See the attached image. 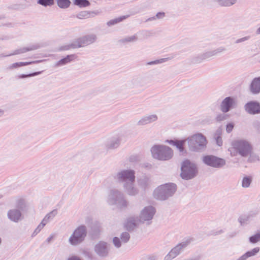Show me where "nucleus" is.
<instances>
[{
	"label": "nucleus",
	"mask_w": 260,
	"mask_h": 260,
	"mask_svg": "<svg viewBox=\"0 0 260 260\" xmlns=\"http://www.w3.org/2000/svg\"><path fill=\"white\" fill-rule=\"evenodd\" d=\"M252 147L250 143L246 140L239 139L232 142L231 146L228 149L232 156L238 154L243 157L247 156L252 152Z\"/></svg>",
	"instance_id": "nucleus-1"
},
{
	"label": "nucleus",
	"mask_w": 260,
	"mask_h": 260,
	"mask_svg": "<svg viewBox=\"0 0 260 260\" xmlns=\"http://www.w3.org/2000/svg\"><path fill=\"white\" fill-rule=\"evenodd\" d=\"M188 149L190 151L200 152L205 150L207 147L208 141L206 137L202 133H195L186 139Z\"/></svg>",
	"instance_id": "nucleus-2"
},
{
	"label": "nucleus",
	"mask_w": 260,
	"mask_h": 260,
	"mask_svg": "<svg viewBox=\"0 0 260 260\" xmlns=\"http://www.w3.org/2000/svg\"><path fill=\"white\" fill-rule=\"evenodd\" d=\"M107 203L110 206H115L118 208H126L129 204L124 194L119 190L113 189L110 190L107 197Z\"/></svg>",
	"instance_id": "nucleus-3"
},
{
	"label": "nucleus",
	"mask_w": 260,
	"mask_h": 260,
	"mask_svg": "<svg viewBox=\"0 0 260 260\" xmlns=\"http://www.w3.org/2000/svg\"><path fill=\"white\" fill-rule=\"evenodd\" d=\"M151 152L153 158L161 161L169 160L174 155L173 149L162 144L154 145L151 149Z\"/></svg>",
	"instance_id": "nucleus-4"
},
{
	"label": "nucleus",
	"mask_w": 260,
	"mask_h": 260,
	"mask_svg": "<svg viewBox=\"0 0 260 260\" xmlns=\"http://www.w3.org/2000/svg\"><path fill=\"white\" fill-rule=\"evenodd\" d=\"M96 40V35L94 34H88L77 39L71 43L61 46L59 50H68L87 46L94 43Z\"/></svg>",
	"instance_id": "nucleus-5"
},
{
	"label": "nucleus",
	"mask_w": 260,
	"mask_h": 260,
	"mask_svg": "<svg viewBox=\"0 0 260 260\" xmlns=\"http://www.w3.org/2000/svg\"><path fill=\"white\" fill-rule=\"evenodd\" d=\"M176 190V185L174 183H167L156 187L153 196L157 200L164 201L172 197Z\"/></svg>",
	"instance_id": "nucleus-6"
},
{
	"label": "nucleus",
	"mask_w": 260,
	"mask_h": 260,
	"mask_svg": "<svg viewBox=\"0 0 260 260\" xmlns=\"http://www.w3.org/2000/svg\"><path fill=\"white\" fill-rule=\"evenodd\" d=\"M181 170V178L186 180L194 178L198 173L197 165L187 159L182 163Z\"/></svg>",
	"instance_id": "nucleus-7"
},
{
	"label": "nucleus",
	"mask_w": 260,
	"mask_h": 260,
	"mask_svg": "<svg viewBox=\"0 0 260 260\" xmlns=\"http://www.w3.org/2000/svg\"><path fill=\"white\" fill-rule=\"evenodd\" d=\"M87 236L86 226L81 225L78 226L70 236L68 242L73 246H76L82 243Z\"/></svg>",
	"instance_id": "nucleus-8"
},
{
	"label": "nucleus",
	"mask_w": 260,
	"mask_h": 260,
	"mask_svg": "<svg viewBox=\"0 0 260 260\" xmlns=\"http://www.w3.org/2000/svg\"><path fill=\"white\" fill-rule=\"evenodd\" d=\"M156 213L155 207L151 205L143 207L138 216L142 224H150L152 223Z\"/></svg>",
	"instance_id": "nucleus-9"
},
{
	"label": "nucleus",
	"mask_w": 260,
	"mask_h": 260,
	"mask_svg": "<svg viewBox=\"0 0 260 260\" xmlns=\"http://www.w3.org/2000/svg\"><path fill=\"white\" fill-rule=\"evenodd\" d=\"M225 51V48L223 47L206 51L194 57L192 59V61L195 63H200L205 60L211 59L218 54L221 53Z\"/></svg>",
	"instance_id": "nucleus-10"
},
{
	"label": "nucleus",
	"mask_w": 260,
	"mask_h": 260,
	"mask_svg": "<svg viewBox=\"0 0 260 260\" xmlns=\"http://www.w3.org/2000/svg\"><path fill=\"white\" fill-rule=\"evenodd\" d=\"M202 160L206 166L215 169L221 168L226 164L224 159L214 155H204L202 157Z\"/></svg>",
	"instance_id": "nucleus-11"
},
{
	"label": "nucleus",
	"mask_w": 260,
	"mask_h": 260,
	"mask_svg": "<svg viewBox=\"0 0 260 260\" xmlns=\"http://www.w3.org/2000/svg\"><path fill=\"white\" fill-rule=\"evenodd\" d=\"M116 179L120 182H135V171L132 169H123L116 175Z\"/></svg>",
	"instance_id": "nucleus-12"
},
{
	"label": "nucleus",
	"mask_w": 260,
	"mask_h": 260,
	"mask_svg": "<svg viewBox=\"0 0 260 260\" xmlns=\"http://www.w3.org/2000/svg\"><path fill=\"white\" fill-rule=\"evenodd\" d=\"M94 251L101 258H105L108 256L110 250V245L107 242L100 241L94 246Z\"/></svg>",
	"instance_id": "nucleus-13"
},
{
	"label": "nucleus",
	"mask_w": 260,
	"mask_h": 260,
	"mask_svg": "<svg viewBox=\"0 0 260 260\" xmlns=\"http://www.w3.org/2000/svg\"><path fill=\"white\" fill-rule=\"evenodd\" d=\"M122 139V136L120 134H114L108 138L104 144V146L107 151H111L118 148Z\"/></svg>",
	"instance_id": "nucleus-14"
},
{
	"label": "nucleus",
	"mask_w": 260,
	"mask_h": 260,
	"mask_svg": "<svg viewBox=\"0 0 260 260\" xmlns=\"http://www.w3.org/2000/svg\"><path fill=\"white\" fill-rule=\"evenodd\" d=\"M188 244V242L187 241H183L179 243L171 250L168 254L165 257L164 260H171L175 258L182 252Z\"/></svg>",
	"instance_id": "nucleus-15"
},
{
	"label": "nucleus",
	"mask_w": 260,
	"mask_h": 260,
	"mask_svg": "<svg viewBox=\"0 0 260 260\" xmlns=\"http://www.w3.org/2000/svg\"><path fill=\"white\" fill-rule=\"evenodd\" d=\"M237 101L232 97H226L222 101L220 104V110L223 113H227L231 109L237 107Z\"/></svg>",
	"instance_id": "nucleus-16"
},
{
	"label": "nucleus",
	"mask_w": 260,
	"mask_h": 260,
	"mask_svg": "<svg viewBox=\"0 0 260 260\" xmlns=\"http://www.w3.org/2000/svg\"><path fill=\"white\" fill-rule=\"evenodd\" d=\"M122 187L124 192L127 196L135 197L139 193V189L135 184V182H126L123 183Z\"/></svg>",
	"instance_id": "nucleus-17"
},
{
	"label": "nucleus",
	"mask_w": 260,
	"mask_h": 260,
	"mask_svg": "<svg viewBox=\"0 0 260 260\" xmlns=\"http://www.w3.org/2000/svg\"><path fill=\"white\" fill-rule=\"evenodd\" d=\"M140 224L142 223L138 216H131L125 219L123 225L126 230L131 231L137 228Z\"/></svg>",
	"instance_id": "nucleus-18"
},
{
	"label": "nucleus",
	"mask_w": 260,
	"mask_h": 260,
	"mask_svg": "<svg viewBox=\"0 0 260 260\" xmlns=\"http://www.w3.org/2000/svg\"><path fill=\"white\" fill-rule=\"evenodd\" d=\"M245 110L249 114H254L260 112V104L257 102L251 101L245 104Z\"/></svg>",
	"instance_id": "nucleus-19"
},
{
	"label": "nucleus",
	"mask_w": 260,
	"mask_h": 260,
	"mask_svg": "<svg viewBox=\"0 0 260 260\" xmlns=\"http://www.w3.org/2000/svg\"><path fill=\"white\" fill-rule=\"evenodd\" d=\"M158 119L156 114H149L141 117L140 120L137 122V125L139 126H143L151 123L156 121Z\"/></svg>",
	"instance_id": "nucleus-20"
},
{
	"label": "nucleus",
	"mask_w": 260,
	"mask_h": 260,
	"mask_svg": "<svg viewBox=\"0 0 260 260\" xmlns=\"http://www.w3.org/2000/svg\"><path fill=\"white\" fill-rule=\"evenodd\" d=\"M8 218L15 222H17L21 219L22 214L19 210L12 209L8 212Z\"/></svg>",
	"instance_id": "nucleus-21"
},
{
	"label": "nucleus",
	"mask_w": 260,
	"mask_h": 260,
	"mask_svg": "<svg viewBox=\"0 0 260 260\" xmlns=\"http://www.w3.org/2000/svg\"><path fill=\"white\" fill-rule=\"evenodd\" d=\"M250 90L253 94H257L260 92V77L255 78L252 80Z\"/></svg>",
	"instance_id": "nucleus-22"
},
{
	"label": "nucleus",
	"mask_w": 260,
	"mask_h": 260,
	"mask_svg": "<svg viewBox=\"0 0 260 260\" xmlns=\"http://www.w3.org/2000/svg\"><path fill=\"white\" fill-rule=\"evenodd\" d=\"M98 14V12L95 11H83L77 13L75 17L80 19H83L93 17Z\"/></svg>",
	"instance_id": "nucleus-23"
},
{
	"label": "nucleus",
	"mask_w": 260,
	"mask_h": 260,
	"mask_svg": "<svg viewBox=\"0 0 260 260\" xmlns=\"http://www.w3.org/2000/svg\"><path fill=\"white\" fill-rule=\"evenodd\" d=\"M213 1L219 6L222 7H230L238 2V0H213Z\"/></svg>",
	"instance_id": "nucleus-24"
},
{
	"label": "nucleus",
	"mask_w": 260,
	"mask_h": 260,
	"mask_svg": "<svg viewBox=\"0 0 260 260\" xmlns=\"http://www.w3.org/2000/svg\"><path fill=\"white\" fill-rule=\"evenodd\" d=\"M147 79L143 77H136L132 80V83L134 87H144L147 85Z\"/></svg>",
	"instance_id": "nucleus-25"
},
{
	"label": "nucleus",
	"mask_w": 260,
	"mask_h": 260,
	"mask_svg": "<svg viewBox=\"0 0 260 260\" xmlns=\"http://www.w3.org/2000/svg\"><path fill=\"white\" fill-rule=\"evenodd\" d=\"M138 183L140 187L145 189L150 185V180L148 177L144 176L138 180Z\"/></svg>",
	"instance_id": "nucleus-26"
},
{
	"label": "nucleus",
	"mask_w": 260,
	"mask_h": 260,
	"mask_svg": "<svg viewBox=\"0 0 260 260\" xmlns=\"http://www.w3.org/2000/svg\"><path fill=\"white\" fill-rule=\"evenodd\" d=\"M75 59V55L74 54L67 55L66 57L59 60L56 63V66L60 67L64 66Z\"/></svg>",
	"instance_id": "nucleus-27"
},
{
	"label": "nucleus",
	"mask_w": 260,
	"mask_h": 260,
	"mask_svg": "<svg viewBox=\"0 0 260 260\" xmlns=\"http://www.w3.org/2000/svg\"><path fill=\"white\" fill-rule=\"evenodd\" d=\"M35 47H30V48H23L19 49H17L13 51L12 53L7 54H2L0 55L1 57H8L17 54H19L21 53H23L24 52H26L27 51L32 50L33 49H35Z\"/></svg>",
	"instance_id": "nucleus-28"
},
{
	"label": "nucleus",
	"mask_w": 260,
	"mask_h": 260,
	"mask_svg": "<svg viewBox=\"0 0 260 260\" xmlns=\"http://www.w3.org/2000/svg\"><path fill=\"white\" fill-rule=\"evenodd\" d=\"M17 206L23 212L27 211L29 208V205L24 199L18 200Z\"/></svg>",
	"instance_id": "nucleus-29"
},
{
	"label": "nucleus",
	"mask_w": 260,
	"mask_h": 260,
	"mask_svg": "<svg viewBox=\"0 0 260 260\" xmlns=\"http://www.w3.org/2000/svg\"><path fill=\"white\" fill-rule=\"evenodd\" d=\"M138 40V36L135 34L132 36H126L120 40V42L122 43H134Z\"/></svg>",
	"instance_id": "nucleus-30"
},
{
	"label": "nucleus",
	"mask_w": 260,
	"mask_h": 260,
	"mask_svg": "<svg viewBox=\"0 0 260 260\" xmlns=\"http://www.w3.org/2000/svg\"><path fill=\"white\" fill-rule=\"evenodd\" d=\"M57 214V211L56 210H53L46 214L42 221L45 223V224H47L50 220L53 219Z\"/></svg>",
	"instance_id": "nucleus-31"
},
{
	"label": "nucleus",
	"mask_w": 260,
	"mask_h": 260,
	"mask_svg": "<svg viewBox=\"0 0 260 260\" xmlns=\"http://www.w3.org/2000/svg\"><path fill=\"white\" fill-rule=\"evenodd\" d=\"M57 6L61 9L68 8L70 5L71 2L70 0H55Z\"/></svg>",
	"instance_id": "nucleus-32"
},
{
	"label": "nucleus",
	"mask_w": 260,
	"mask_h": 260,
	"mask_svg": "<svg viewBox=\"0 0 260 260\" xmlns=\"http://www.w3.org/2000/svg\"><path fill=\"white\" fill-rule=\"evenodd\" d=\"M126 18H127V17L125 16H121V17H119L116 18L115 19L110 20V21H108L107 22V25L108 26H112V25H115V24H116L121 22L122 21H123V20H124Z\"/></svg>",
	"instance_id": "nucleus-33"
},
{
	"label": "nucleus",
	"mask_w": 260,
	"mask_h": 260,
	"mask_svg": "<svg viewBox=\"0 0 260 260\" xmlns=\"http://www.w3.org/2000/svg\"><path fill=\"white\" fill-rule=\"evenodd\" d=\"M54 0H38L37 4L44 7H51L54 5Z\"/></svg>",
	"instance_id": "nucleus-34"
},
{
	"label": "nucleus",
	"mask_w": 260,
	"mask_h": 260,
	"mask_svg": "<svg viewBox=\"0 0 260 260\" xmlns=\"http://www.w3.org/2000/svg\"><path fill=\"white\" fill-rule=\"evenodd\" d=\"M221 130L218 129L216 131L214 135V138L216 140V144L219 146H221L222 145V140L221 137Z\"/></svg>",
	"instance_id": "nucleus-35"
},
{
	"label": "nucleus",
	"mask_w": 260,
	"mask_h": 260,
	"mask_svg": "<svg viewBox=\"0 0 260 260\" xmlns=\"http://www.w3.org/2000/svg\"><path fill=\"white\" fill-rule=\"evenodd\" d=\"M74 3L80 8H84L90 5V3L87 0H74Z\"/></svg>",
	"instance_id": "nucleus-36"
},
{
	"label": "nucleus",
	"mask_w": 260,
	"mask_h": 260,
	"mask_svg": "<svg viewBox=\"0 0 260 260\" xmlns=\"http://www.w3.org/2000/svg\"><path fill=\"white\" fill-rule=\"evenodd\" d=\"M186 141V139L182 140H176V143L175 146L176 147L180 152H183L184 151V144Z\"/></svg>",
	"instance_id": "nucleus-37"
},
{
	"label": "nucleus",
	"mask_w": 260,
	"mask_h": 260,
	"mask_svg": "<svg viewBox=\"0 0 260 260\" xmlns=\"http://www.w3.org/2000/svg\"><path fill=\"white\" fill-rule=\"evenodd\" d=\"M252 181V178L250 177H243L242 181V186L243 187L247 188L248 187Z\"/></svg>",
	"instance_id": "nucleus-38"
},
{
	"label": "nucleus",
	"mask_w": 260,
	"mask_h": 260,
	"mask_svg": "<svg viewBox=\"0 0 260 260\" xmlns=\"http://www.w3.org/2000/svg\"><path fill=\"white\" fill-rule=\"evenodd\" d=\"M259 251V248L258 247H254L251 250L247 251L245 253L246 254L248 258L255 256Z\"/></svg>",
	"instance_id": "nucleus-39"
},
{
	"label": "nucleus",
	"mask_w": 260,
	"mask_h": 260,
	"mask_svg": "<svg viewBox=\"0 0 260 260\" xmlns=\"http://www.w3.org/2000/svg\"><path fill=\"white\" fill-rule=\"evenodd\" d=\"M46 224H45L42 221L41 222V223L38 225V226L36 228V229L34 231L33 233L32 234V237L36 236L38 233L40 232V231L44 228V227Z\"/></svg>",
	"instance_id": "nucleus-40"
},
{
	"label": "nucleus",
	"mask_w": 260,
	"mask_h": 260,
	"mask_svg": "<svg viewBox=\"0 0 260 260\" xmlns=\"http://www.w3.org/2000/svg\"><path fill=\"white\" fill-rule=\"evenodd\" d=\"M129 238V234L126 232H123L120 235V239L123 243H127L128 241Z\"/></svg>",
	"instance_id": "nucleus-41"
},
{
	"label": "nucleus",
	"mask_w": 260,
	"mask_h": 260,
	"mask_svg": "<svg viewBox=\"0 0 260 260\" xmlns=\"http://www.w3.org/2000/svg\"><path fill=\"white\" fill-rule=\"evenodd\" d=\"M112 242L114 246L117 248H120L123 243L121 240L117 237H115L113 238Z\"/></svg>",
	"instance_id": "nucleus-42"
},
{
	"label": "nucleus",
	"mask_w": 260,
	"mask_h": 260,
	"mask_svg": "<svg viewBox=\"0 0 260 260\" xmlns=\"http://www.w3.org/2000/svg\"><path fill=\"white\" fill-rule=\"evenodd\" d=\"M249 241L251 243H255L260 241V233H256V234L252 236L249 238Z\"/></svg>",
	"instance_id": "nucleus-43"
},
{
	"label": "nucleus",
	"mask_w": 260,
	"mask_h": 260,
	"mask_svg": "<svg viewBox=\"0 0 260 260\" xmlns=\"http://www.w3.org/2000/svg\"><path fill=\"white\" fill-rule=\"evenodd\" d=\"M165 16V14L164 12H158L157 13L155 16L152 17L151 18H149L147 19V21H152L155 20L156 19H162Z\"/></svg>",
	"instance_id": "nucleus-44"
},
{
	"label": "nucleus",
	"mask_w": 260,
	"mask_h": 260,
	"mask_svg": "<svg viewBox=\"0 0 260 260\" xmlns=\"http://www.w3.org/2000/svg\"><path fill=\"white\" fill-rule=\"evenodd\" d=\"M248 155H249V157L248 160L249 162H254L259 160V156L255 154L252 153V152Z\"/></svg>",
	"instance_id": "nucleus-45"
},
{
	"label": "nucleus",
	"mask_w": 260,
	"mask_h": 260,
	"mask_svg": "<svg viewBox=\"0 0 260 260\" xmlns=\"http://www.w3.org/2000/svg\"><path fill=\"white\" fill-rule=\"evenodd\" d=\"M40 73H41V72H35V73H31V74H27V75L21 74L20 75H19L18 76V78L19 79H21V78H27V77L35 76L39 75Z\"/></svg>",
	"instance_id": "nucleus-46"
},
{
	"label": "nucleus",
	"mask_w": 260,
	"mask_h": 260,
	"mask_svg": "<svg viewBox=\"0 0 260 260\" xmlns=\"http://www.w3.org/2000/svg\"><path fill=\"white\" fill-rule=\"evenodd\" d=\"M21 67L20 62L13 63L7 67L9 70H13L14 69H18Z\"/></svg>",
	"instance_id": "nucleus-47"
},
{
	"label": "nucleus",
	"mask_w": 260,
	"mask_h": 260,
	"mask_svg": "<svg viewBox=\"0 0 260 260\" xmlns=\"http://www.w3.org/2000/svg\"><path fill=\"white\" fill-rule=\"evenodd\" d=\"M140 156L137 154H133L131 155L128 157V160L131 162H135L139 161Z\"/></svg>",
	"instance_id": "nucleus-48"
},
{
	"label": "nucleus",
	"mask_w": 260,
	"mask_h": 260,
	"mask_svg": "<svg viewBox=\"0 0 260 260\" xmlns=\"http://www.w3.org/2000/svg\"><path fill=\"white\" fill-rule=\"evenodd\" d=\"M250 39V36H245L244 37H242V38H241L237 39L235 41V43L236 44L241 43L245 42L246 41H248Z\"/></svg>",
	"instance_id": "nucleus-49"
},
{
	"label": "nucleus",
	"mask_w": 260,
	"mask_h": 260,
	"mask_svg": "<svg viewBox=\"0 0 260 260\" xmlns=\"http://www.w3.org/2000/svg\"><path fill=\"white\" fill-rule=\"evenodd\" d=\"M166 58H162V59H158V60H155L154 61L148 62L147 63V65H153V64L161 63L165 62L166 61Z\"/></svg>",
	"instance_id": "nucleus-50"
},
{
	"label": "nucleus",
	"mask_w": 260,
	"mask_h": 260,
	"mask_svg": "<svg viewBox=\"0 0 260 260\" xmlns=\"http://www.w3.org/2000/svg\"><path fill=\"white\" fill-rule=\"evenodd\" d=\"M41 60H36L33 61H26V62H20L21 66H25L27 65L31 64L32 63H39L40 62Z\"/></svg>",
	"instance_id": "nucleus-51"
},
{
	"label": "nucleus",
	"mask_w": 260,
	"mask_h": 260,
	"mask_svg": "<svg viewBox=\"0 0 260 260\" xmlns=\"http://www.w3.org/2000/svg\"><path fill=\"white\" fill-rule=\"evenodd\" d=\"M234 125L232 123H229L226 125V131L227 133H230L233 129Z\"/></svg>",
	"instance_id": "nucleus-52"
},
{
	"label": "nucleus",
	"mask_w": 260,
	"mask_h": 260,
	"mask_svg": "<svg viewBox=\"0 0 260 260\" xmlns=\"http://www.w3.org/2000/svg\"><path fill=\"white\" fill-rule=\"evenodd\" d=\"M225 119V116L224 115H219L216 117V119L218 121H221Z\"/></svg>",
	"instance_id": "nucleus-53"
},
{
	"label": "nucleus",
	"mask_w": 260,
	"mask_h": 260,
	"mask_svg": "<svg viewBox=\"0 0 260 260\" xmlns=\"http://www.w3.org/2000/svg\"><path fill=\"white\" fill-rule=\"evenodd\" d=\"M248 258V257L246 254L245 253L240 257H239L237 260H246Z\"/></svg>",
	"instance_id": "nucleus-54"
},
{
	"label": "nucleus",
	"mask_w": 260,
	"mask_h": 260,
	"mask_svg": "<svg viewBox=\"0 0 260 260\" xmlns=\"http://www.w3.org/2000/svg\"><path fill=\"white\" fill-rule=\"evenodd\" d=\"M68 260H81V259L77 256L73 255V256H72L70 257H69Z\"/></svg>",
	"instance_id": "nucleus-55"
},
{
	"label": "nucleus",
	"mask_w": 260,
	"mask_h": 260,
	"mask_svg": "<svg viewBox=\"0 0 260 260\" xmlns=\"http://www.w3.org/2000/svg\"><path fill=\"white\" fill-rule=\"evenodd\" d=\"M166 142L171 145L175 146L176 143V140H167Z\"/></svg>",
	"instance_id": "nucleus-56"
},
{
	"label": "nucleus",
	"mask_w": 260,
	"mask_h": 260,
	"mask_svg": "<svg viewBox=\"0 0 260 260\" xmlns=\"http://www.w3.org/2000/svg\"><path fill=\"white\" fill-rule=\"evenodd\" d=\"M5 110L2 107H0V118L3 117L5 115Z\"/></svg>",
	"instance_id": "nucleus-57"
},
{
	"label": "nucleus",
	"mask_w": 260,
	"mask_h": 260,
	"mask_svg": "<svg viewBox=\"0 0 260 260\" xmlns=\"http://www.w3.org/2000/svg\"><path fill=\"white\" fill-rule=\"evenodd\" d=\"M184 260H200V257L199 256H194L190 257L189 258L185 259Z\"/></svg>",
	"instance_id": "nucleus-58"
},
{
	"label": "nucleus",
	"mask_w": 260,
	"mask_h": 260,
	"mask_svg": "<svg viewBox=\"0 0 260 260\" xmlns=\"http://www.w3.org/2000/svg\"><path fill=\"white\" fill-rule=\"evenodd\" d=\"M54 238V236L53 235H50L48 238L46 239V242L48 243L50 242V241L53 239Z\"/></svg>",
	"instance_id": "nucleus-59"
},
{
	"label": "nucleus",
	"mask_w": 260,
	"mask_h": 260,
	"mask_svg": "<svg viewBox=\"0 0 260 260\" xmlns=\"http://www.w3.org/2000/svg\"><path fill=\"white\" fill-rule=\"evenodd\" d=\"M238 220L241 224H243L245 222V220L243 219L242 217H240Z\"/></svg>",
	"instance_id": "nucleus-60"
},
{
	"label": "nucleus",
	"mask_w": 260,
	"mask_h": 260,
	"mask_svg": "<svg viewBox=\"0 0 260 260\" xmlns=\"http://www.w3.org/2000/svg\"><path fill=\"white\" fill-rule=\"evenodd\" d=\"M256 33V34H260V27L257 29Z\"/></svg>",
	"instance_id": "nucleus-61"
},
{
	"label": "nucleus",
	"mask_w": 260,
	"mask_h": 260,
	"mask_svg": "<svg viewBox=\"0 0 260 260\" xmlns=\"http://www.w3.org/2000/svg\"><path fill=\"white\" fill-rule=\"evenodd\" d=\"M2 197V195L0 194V199Z\"/></svg>",
	"instance_id": "nucleus-62"
}]
</instances>
